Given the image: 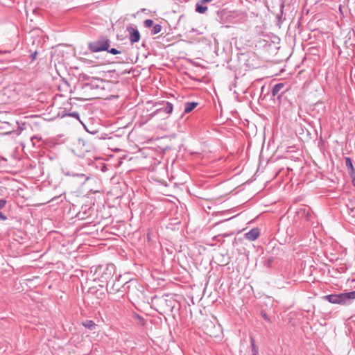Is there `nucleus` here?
Segmentation results:
<instances>
[{
  "instance_id": "obj_1",
  "label": "nucleus",
  "mask_w": 355,
  "mask_h": 355,
  "mask_svg": "<svg viewBox=\"0 0 355 355\" xmlns=\"http://www.w3.org/2000/svg\"><path fill=\"white\" fill-rule=\"evenodd\" d=\"M127 293L129 297L134 302H139L144 299L143 286L136 282H129L127 286Z\"/></svg>"
},
{
  "instance_id": "obj_2",
  "label": "nucleus",
  "mask_w": 355,
  "mask_h": 355,
  "mask_svg": "<svg viewBox=\"0 0 355 355\" xmlns=\"http://www.w3.org/2000/svg\"><path fill=\"white\" fill-rule=\"evenodd\" d=\"M173 302L171 298L168 299L164 296L155 297L153 301L157 311L161 314L171 311L173 308Z\"/></svg>"
},
{
  "instance_id": "obj_3",
  "label": "nucleus",
  "mask_w": 355,
  "mask_h": 355,
  "mask_svg": "<svg viewBox=\"0 0 355 355\" xmlns=\"http://www.w3.org/2000/svg\"><path fill=\"white\" fill-rule=\"evenodd\" d=\"M97 87L92 83H88L84 85L79 92V98L88 101L98 98L96 92Z\"/></svg>"
},
{
  "instance_id": "obj_4",
  "label": "nucleus",
  "mask_w": 355,
  "mask_h": 355,
  "mask_svg": "<svg viewBox=\"0 0 355 355\" xmlns=\"http://www.w3.org/2000/svg\"><path fill=\"white\" fill-rule=\"evenodd\" d=\"M202 329L205 333L211 337H216L218 336L220 328L219 325L216 324L210 320H205L202 324Z\"/></svg>"
},
{
  "instance_id": "obj_5",
  "label": "nucleus",
  "mask_w": 355,
  "mask_h": 355,
  "mask_svg": "<svg viewBox=\"0 0 355 355\" xmlns=\"http://www.w3.org/2000/svg\"><path fill=\"white\" fill-rule=\"evenodd\" d=\"M114 272V266H100L98 267L96 275L102 282L107 281L112 275Z\"/></svg>"
},
{
  "instance_id": "obj_6",
  "label": "nucleus",
  "mask_w": 355,
  "mask_h": 355,
  "mask_svg": "<svg viewBox=\"0 0 355 355\" xmlns=\"http://www.w3.org/2000/svg\"><path fill=\"white\" fill-rule=\"evenodd\" d=\"M110 46L109 42L105 40L95 41L89 45V48L92 52H99L102 51H107Z\"/></svg>"
},
{
  "instance_id": "obj_7",
  "label": "nucleus",
  "mask_w": 355,
  "mask_h": 355,
  "mask_svg": "<svg viewBox=\"0 0 355 355\" xmlns=\"http://www.w3.org/2000/svg\"><path fill=\"white\" fill-rule=\"evenodd\" d=\"M127 31L129 34V39L132 44L138 42L140 40L141 35L138 30L135 29L132 26H128Z\"/></svg>"
},
{
  "instance_id": "obj_8",
  "label": "nucleus",
  "mask_w": 355,
  "mask_h": 355,
  "mask_svg": "<svg viewBox=\"0 0 355 355\" xmlns=\"http://www.w3.org/2000/svg\"><path fill=\"white\" fill-rule=\"evenodd\" d=\"M354 300H355V291L341 293V305H349Z\"/></svg>"
},
{
  "instance_id": "obj_9",
  "label": "nucleus",
  "mask_w": 355,
  "mask_h": 355,
  "mask_svg": "<svg viewBox=\"0 0 355 355\" xmlns=\"http://www.w3.org/2000/svg\"><path fill=\"white\" fill-rule=\"evenodd\" d=\"M330 303L341 304V293L332 294L324 297Z\"/></svg>"
},
{
  "instance_id": "obj_10",
  "label": "nucleus",
  "mask_w": 355,
  "mask_h": 355,
  "mask_svg": "<svg viewBox=\"0 0 355 355\" xmlns=\"http://www.w3.org/2000/svg\"><path fill=\"white\" fill-rule=\"evenodd\" d=\"M259 236V231L258 229H252L249 232L245 234L246 239L250 241H254L257 239Z\"/></svg>"
},
{
  "instance_id": "obj_11",
  "label": "nucleus",
  "mask_w": 355,
  "mask_h": 355,
  "mask_svg": "<svg viewBox=\"0 0 355 355\" xmlns=\"http://www.w3.org/2000/svg\"><path fill=\"white\" fill-rule=\"evenodd\" d=\"M37 42H39V40H37ZM33 46H34V47L33 49H31L28 51L30 53L31 62H33L36 58V56L37 55V48L38 46V43L35 44V42L34 41L33 42Z\"/></svg>"
},
{
  "instance_id": "obj_12",
  "label": "nucleus",
  "mask_w": 355,
  "mask_h": 355,
  "mask_svg": "<svg viewBox=\"0 0 355 355\" xmlns=\"http://www.w3.org/2000/svg\"><path fill=\"white\" fill-rule=\"evenodd\" d=\"M198 105V103H196V102L187 103L185 105L184 112L185 113L191 112Z\"/></svg>"
},
{
  "instance_id": "obj_13",
  "label": "nucleus",
  "mask_w": 355,
  "mask_h": 355,
  "mask_svg": "<svg viewBox=\"0 0 355 355\" xmlns=\"http://www.w3.org/2000/svg\"><path fill=\"white\" fill-rule=\"evenodd\" d=\"M345 164L348 169L350 170L349 173L351 176H352L355 171L353 167L352 162L349 157L345 158Z\"/></svg>"
},
{
  "instance_id": "obj_14",
  "label": "nucleus",
  "mask_w": 355,
  "mask_h": 355,
  "mask_svg": "<svg viewBox=\"0 0 355 355\" xmlns=\"http://www.w3.org/2000/svg\"><path fill=\"white\" fill-rule=\"evenodd\" d=\"M284 85L283 83H278L275 85L272 90V94L275 96L277 95L279 92L284 87Z\"/></svg>"
},
{
  "instance_id": "obj_15",
  "label": "nucleus",
  "mask_w": 355,
  "mask_h": 355,
  "mask_svg": "<svg viewBox=\"0 0 355 355\" xmlns=\"http://www.w3.org/2000/svg\"><path fill=\"white\" fill-rule=\"evenodd\" d=\"M83 325L89 329H93L95 327L96 324L92 320H86L83 322Z\"/></svg>"
},
{
  "instance_id": "obj_16",
  "label": "nucleus",
  "mask_w": 355,
  "mask_h": 355,
  "mask_svg": "<svg viewBox=\"0 0 355 355\" xmlns=\"http://www.w3.org/2000/svg\"><path fill=\"white\" fill-rule=\"evenodd\" d=\"M162 30V26L159 24H156L155 26H153V29H152V33L153 34H157L158 33H159Z\"/></svg>"
},
{
  "instance_id": "obj_17",
  "label": "nucleus",
  "mask_w": 355,
  "mask_h": 355,
  "mask_svg": "<svg viewBox=\"0 0 355 355\" xmlns=\"http://www.w3.org/2000/svg\"><path fill=\"white\" fill-rule=\"evenodd\" d=\"M207 7L206 6H199V5H197L196 6V11L200 12V13H204L207 11Z\"/></svg>"
},
{
  "instance_id": "obj_18",
  "label": "nucleus",
  "mask_w": 355,
  "mask_h": 355,
  "mask_svg": "<svg viewBox=\"0 0 355 355\" xmlns=\"http://www.w3.org/2000/svg\"><path fill=\"white\" fill-rule=\"evenodd\" d=\"M251 343H252V349L253 355H257L258 353V349L256 347L255 343H254V340L252 338H251Z\"/></svg>"
},
{
  "instance_id": "obj_19",
  "label": "nucleus",
  "mask_w": 355,
  "mask_h": 355,
  "mask_svg": "<svg viewBox=\"0 0 355 355\" xmlns=\"http://www.w3.org/2000/svg\"><path fill=\"white\" fill-rule=\"evenodd\" d=\"M144 25L146 27H151L153 25V21L151 19H146L144 21Z\"/></svg>"
},
{
  "instance_id": "obj_20",
  "label": "nucleus",
  "mask_w": 355,
  "mask_h": 355,
  "mask_svg": "<svg viewBox=\"0 0 355 355\" xmlns=\"http://www.w3.org/2000/svg\"><path fill=\"white\" fill-rule=\"evenodd\" d=\"M172 111H173V105L171 103H168L166 107V112L168 114H170L172 112Z\"/></svg>"
},
{
  "instance_id": "obj_21",
  "label": "nucleus",
  "mask_w": 355,
  "mask_h": 355,
  "mask_svg": "<svg viewBox=\"0 0 355 355\" xmlns=\"http://www.w3.org/2000/svg\"><path fill=\"white\" fill-rule=\"evenodd\" d=\"M6 204V201L4 199H0V209L3 208Z\"/></svg>"
},
{
  "instance_id": "obj_22",
  "label": "nucleus",
  "mask_w": 355,
  "mask_h": 355,
  "mask_svg": "<svg viewBox=\"0 0 355 355\" xmlns=\"http://www.w3.org/2000/svg\"><path fill=\"white\" fill-rule=\"evenodd\" d=\"M109 52L110 53L113 54V55H116V54L119 53V51L117 49H114V48L111 49L109 51Z\"/></svg>"
},
{
  "instance_id": "obj_23",
  "label": "nucleus",
  "mask_w": 355,
  "mask_h": 355,
  "mask_svg": "<svg viewBox=\"0 0 355 355\" xmlns=\"http://www.w3.org/2000/svg\"><path fill=\"white\" fill-rule=\"evenodd\" d=\"M6 217L2 214V212L0 211V220H6Z\"/></svg>"
},
{
  "instance_id": "obj_24",
  "label": "nucleus",
  "mask_w": 355,
  "mask_h": 355,
  "mask_svg": "<svg viewBox=\"0 0 355 355\" xmlns=\"http://www.w3.org/2000/svg\"><path fill=\"white\" fill-rule=\"evenodd\" d=\"M352 177L353 178L352 182H353L354 185L355 186V173L353 174V175Z\"/></svg>"
},
{
  "instance_id": "obj_25",
  "label": "nucleus",
  "mask_w": 355,
  "mask_h": 355,
  "mask_svg": "<svg viewBox=\"0 0 355 355\" xmlns=\"http://www.w3.org/2000/svg\"><path fill=\"white\" fill-rule=\"evenodd\" d=\"M211 0H202V3H207V2H209V1H211Z\"/></svg>"
}]
</instances>
